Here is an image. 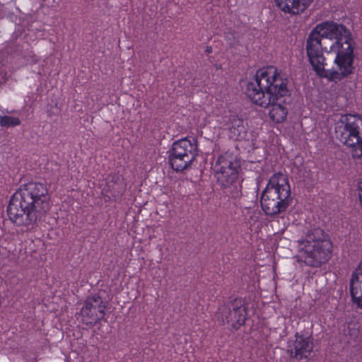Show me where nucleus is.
<instances>
[{
	"label": "nucleus",
	"mask_w": 362,
	"mask_h": 362,
	"mask_svg": "<svg viewBox=\"0 0 362 362\" xmlns=\"http://www.w3.org/2000/svg\"><path fill=\"white\" fill-rule=\"evenodd\" d=\"M294 340L290 341L288 352L292 358L300 361L307 359L313 349V344L310 337L296 334Z\"/></svg>",
	"instance_id": "nucleus-12"
},
{
	"label": "nucleus",
	"mask_w": 362,
	"mask_h": 362,
	"mask_svg": "<svg viewBox=\"0 0 362 362\" xmlns=\"http://www.w3.org/2000/svg\"><path fill=\"white\" fill-rule=\"evenodd\" d=\"M345 26L336 23H325L315 26L306 42V52L313 70L319 75L325 66L322 50L332 52L337 44Z\"/></svg>",
	"instance_id": "nucleus-3"
},
{
	"label": "nucleus",
	"mask_w": 362,
	"mask_h": 362,
	"mask_svg": "<svg viewBox=\"0 0 362 362\" xmlns=\"http://www.w3.org/2000/svg\"><path fill=\"white\" fill-rule=\"evenodd\" d=\"M291 187L286 175L277 173L272 176L261 196V206L266 214H280L291 204Z\"/></svg>",
	"instance_id": "nucleus-6"
},
{
	"label": "nucleus",
	"mask_w": 362,
	"mask_h": 362,
	"mask_svg": "<svg viewBox=\"0 0 362 362\" xmlns=\"http://www.w3.org/2000/svg\"><path fill=\"white\" fill-rule=\"evenodd\" d=\"M106 305L98 296H92L86 298L81 309L79 316L86 325H94L103 318Z\"/></svg>",
	"instance_id": "nucleus-10"
},
{
	"label": "nucleus",
	"mask_w": 362,
	"mask_h": 362,
	"mask_svg": "<svg viewBox=\"0 0 362 362\" xmlns=\"http://www.w3.org/2000/svg\"><path fill=\"white\" fill-rule=\"evenodd\" d=\"M257 214H258V213H255L254 218H253V221H257V216H256Z\"/></svg>",
	"instance_id": "nucleus-19"
},
{
	"label": "nucleus",
	"mask_w": 362,
	"mask_h": 362,
	"mask_svg": "<svg viewBox=\"0 0 362 362\" xmlns=\"http://www.w3.org/2000/svg\"><path fill=\"white\" fill-rule=\"evenodd\" d=\"M197 156V141L185 138L173 143L169 152V161L176 171L187 168Z\"/></svg>",
	"instance_id": "nucleus-8"
},
{
	"label": "nucleus",
	"mask_w": 362,
	"mask_h": 362,
	"mask_svg": "<svg viewBox=\"0 0 362 362\" xmlns=\"http://www.w3.org/2000/svg\"><path fill=\"white\" fill-rule=\"evenodd\" d=\"M20 119L17 117L5 115L0 117V124L2 127H11L20 124Z\"/></svg>",
	"instance_id": "nucleus-17"
},
{
	"label": "nucleus",
	"mask_w": 362,
	"mask_h": 362,
	"mask_svg": "<svg viewBox=\"0 0 362 362\" xmlns=\"http://www.w3.org/2000/svg\"><path fill=\"white\" fill-rule=\"evenodd\" d=\"M350 291L354 302L362 309V262L353 274Z\"/></svg>",
	"instance_id": "nucleus-14"
},
{
	"label": "nucleus",
	"mask_w": 362,
	"mask_h": 362,
	"mask_svg": "<svg viewBox=\"0 0 362 362\" xmlns=\"http://www.w3.org/2000/svg\"><path fill=\"white\" fill-rule=\"evenodd\" d=\"M288 93V79L274 66L258 70L245 90L254 104L269 108V116L276 123L283 122L287 117L286 97Z\"/></svg>",
	"instance_id": "nucleus-1"
},
{
	"label": "nucleus",
	"mask_w": 362,
	"mask_h": 362,
	"mask_svg": "<svg viewBox=\"0 0 362 362\" xmlns=\"http://www.w3.org/2000/svg\"><path fill=\"white\" fill-rule=\"evenodd\" d=\"M214 176L223 187L235 184L238 179L239 165L234 158L228 154L221 155L213 165Z\"/></svg>",
	"instance_id": "nucleus-9"
},
{
	"label": "nucleus",
	"mask_w": 362,
	"mask_h": 362,
	"mask_svg": "<svg viewBox=\"0 0 362 362\" xmlns=\"http://www.w3.org/2000/svg\"><path fill=\"white\" fill-rule=\"evenodd\" d=\"M313 0H274L276 6L283 12L291 15L303 13Z\"/></svg>",
	"instance_id": "nucleus-13"
},
{
	"label": "nucleus",
	"mask_w": 362,
	"mask_h": 362,
	"mask_svg": "<svg viewBox=\"0 0 362 362\" xmlns=\"http://www.w3.org/2000/svg\"><path fill=\"white\" fill-rule=\"evenodd\" d=\"M333 250L329 235L320 228H313L298 240V262L317 267L329 261Z\"/></svg>",
	"instance_id": "nucleus-4"
},
{
	"label": "nucleus",
	"mask_w": 362,
	"mask_h": 362,
	"mask_svg": "<svg viewBox=\"0 0 362 362\" xmlns=\"http://www.w3.org/2000/svg\"><path fill=\"white\" fill-rule=\"evenodd\" d=\"M358 197H359L360 203L362 205V192H358Z\"/></svg>",
	"instance_id": "nucleus-18"
},
{
	"label": "nucleus",
	"mask_w": 362,
	"mask_h": 362,
	"mask_svg": "<svg viewBox=\"0 0 362 362\" xmlns=\"http://www.w3.org/2000/svg\"><path fill=\"white\" fill-rule=\"evenodd\" d=\"M49 201L47 185L28 182L13 195L8 206V215L17 224H30L48 209Z\"/></svg>",
	"instance_id": "nucleus-2"
},
{
	"label": "nucleus",
	"mask_w": 362,
	"mask_h": 362,
	"mask_svg": "<svg viewBox=\"0 0 362 362\" xmlns=\"http://www.w3.org/2000/svg\"><path fill=\"white\" fill-rule=\"evenodd\" d=\"M105 193L107 194L109 192H111V195L114 197H118L121 195L122 192L124 191V185L123 182L121 181L119 183H114L112 185H108L107 189H104Z\"/></svg>",
	"instance_id": "nucleus-16"
},
{
	"label": "nucleus",
	"mask_w": 362,
	"mask_h": 362,
	"mask_svg": "<svg viewBox=\"0 0 362 362\" xmlns=\"http://www.w3.org/2000/svg\"><path fill=\"white\" fill-rule=\"evenodd\" d=\"M2 9V5L0 4V11H1Z\"/></svg>",
	"instance_id": "nucleus-20"
},
{
	"label": "nucleus",
	"mask_w": 362,
	"mask_h": 362,
	"mask_svg": "<svg viewBox=\"0 0 362 362\" xmlns=\"http://www.w3.org/2000/svg\"><path fill=\"white\" fill-rule=\"evenodd\" d=\"M335 133L339 140L351 148L353 158L362 160V117L342 115L337 122Z\"/></svg>",
	"instance_id": "nucleus-7"
},
{
	"label": "nucleus",
	"mask_w": 362,
	"mask_h": 362,
	"mask_svg": "<svg viewBox=\"0 0 362 362\" xmlns=\"http://www.w3.org/2000/svg\"><path fill=\"white\" fill-rule=\"evenodd\" d=\"M230 136L234 139L240 140L245 136V128L242 119L237 117H233L230 119V123L228 124Z\"/></svg>",
	"instance_id": "nucleus-15"
},
{
	"label": "nucleus",
	"mask_w": 362,
	"mask_h": 362,
	"mask_svg": "<svg viewBox=\"0 0 362 362\" xmlns=\"http://www.w3.org/2000/svg\"><path fill=\"white\" fill-rule=\"evenodd\" d=\"M246 310L240 300H236L230 308L221 310V320L233 329H238L245 321Z\"/></svg>",
	"instance_id": "nucleus-11"
},
{
	"label": "nucleus",
	"mask_w": 362,
	"mask_h": 362,
	"mask_svg": "<svg viewBox=\"0 0 362 362\" xmlns=\"http://www.w3.org/2000/svg\"><path fill=\"white\" fill-rule=\"evenodd\" d=\"M353 40L350 31L345 27L335 48L332 52L335 53L334 60L335 66L331 69L322 68L320 76L329 81L338 82L353 74L355 71Z\"/></svg>",
	"instance_id": "nucleus-5"
}]
</instances>
